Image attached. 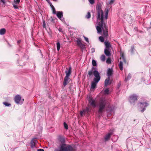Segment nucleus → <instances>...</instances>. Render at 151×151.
<instances>
[{
    "label": "nucleus",
    "instance_id": "nucleus-35",
    "mask_svg": "<svg viewBox=\"0 0 151 151\" xmlns=\"http://www.w3.org/2000/svg\"><path fill=\"white\" fill-rule=\"evenodd\" d=\"M3 104L6 106H9L11 105L10 104H9L6 102H4L3 103Z\"/></svg>",
    "mask_w": 151,
    "mask_h": 151
},
{
    "label": "nucleus",
    "instance_id": "nucleus-28",
    "mask_svg": "<svg viewBox=\"0 0 151 151\" xmlns=\"http://www.w3.org/2000/svg\"><path fill=\"white\" fill-rule=\"evenodd\" d=\"M111 58H108L106 60V62L107 63L110 64L111 63Z\"/></svg>",
    "mask_w": 151,
    "mask_h": 151
},
{
    "label": "nucleus",
    "instance_id": "nucleus-40",
    "mask_svg": "<svg viewBox=\"0 0 151 151\" xmlns=\"http://www.w3.org/2000/svg\"><path fill=\"white\" fill-rule=\"evenodd\" d=\"M109 89L107 88L105 90V92L106 93L108 94L109 93Z\"/></svg>",
    "mask_w": 151,
    "mask_h": 151
},
{
    "label": "nucleus",
    "instance_id": "nucleus-13",
    "mask_svg": "<svg viewBox=\"0 0 151 151\" xmlns=\"http://www.w3.org/2000/svg\"><path fill=\"white\" fill-rule=\"evenodd\" d=\"M76 42H77V45L79 46L80 47L82 48L84 47V45L82 43L80 39H77L76 41Z\"/></svg>",
    "mask_w": 151,
    "mask_h": 151
},
{
    "label": "nucleus",
    "instance_id": "nucleus-48",
    "mask_svg": "<svg viewBox=\"0 0 151 151\" xmlns=\"http://www.w3.org/2000/svg\"><path fill=\"white\" fill-rule=\"evenodd\" d=\"M43 27L44 28H45L46 27L45 24L44 22L43 23Z\"/></svg>",
    "mask_w": 151,
    "mask_h": 151
},
{
    "label": "nucleus",
    "instance_id": "nucleus-43",
    "mask_svg": "<svg viewBox=\"0 0 151 151\" xmlns=\"http://www.w3.org/2000/svg\"><path fill=\"white\" fill-rule=\"evenodd\" d=\"M121 81L119 82L118 83V88L121 85Z\"/></svg>",
    "mask_w": 151,
    "mask_h": 151
},
{
    "label": "nucleus",
    "instance_id": "nucleus-53",
    "mask_svg": "<svg viewBox=\"0 0 151 151\" xmlns=\"http://www.w3.org/2000/svg\"><path fill=\"white\" fill-rule=\"evenodd\" d=\"M46 0V1H49V0Z\"/></svg>",
    "mask_w": 151,
    "mask_h": 151
},
{
    "label": "nucleus",
    "instance_id": "nucleus-12",
    "mask_svg": "<svg viewBox=\"0 0 151 151\" xmlns=\"http://www.w3.org/2000/svg\"><path fill=\"white\" fill-rule=\"evenodd\" d=\"M110 78L108 77L104 81V85L105 87H107L108 85H110L111 82L110 81Z\"/></svg>",
    "mask_w": 151,
    "mask_h": 151
},
{
    "label": "nucleus",
    "instance_id": "nucleus-45",
    "mask_svg": "<svg viewBox=\"0 0 151 151\" xmlns=\"http://www.w3.org/2000/svg\"><path fill=\"white\" fill-rule=\"evenodd\" d=\"M83 113H84V112L83 111H83H81V112H80L81 115V116H82L83 115Z\"/></svg>",
    "mask_w": 151,
    "mask_h": 151
},
{
    "label": "nucleus",
    "instance_id": "nucleus-17",
    "mask_svg": "<svg viewBox=\"0 0 151 151\" xmlns=\"http://www.w3.org/2000/svg\"><path fill=\"white\" fill-rule=\"evenodd\" d=\"M70 78L65 77L63 82V86L64 87H65L66 86L68 83L69 80Z\"/></svg>",
    "mask_w": 151,
    "mask_h": 151
},
{
    "label": "nucleus",
    "instance_id": "nucleus-15",
    "mask_svg": "<svg viewBox=\"0 0 151 151\" xmlns=\"http://www.w3.org/2000/svg\"><path fill=\"white\" fill-rule=\"evenodd\" d=\"M21 99V97L20 96L18 95L16 96L14 98V100L15 102L17 104L19 103Z\"/></svg>",
    "mask_w": 151,
    "mask_h": 151
},
{
    "label": "nucleus",
    "instance_id": "nucleus-21",
    "mask_svg": "<svg viewBox=\"0 0 151 151\" xmlns=\"http://www.w3.org/2000/svg\"><path fill=\"white\" fill-rule=\"evenodd\" d=\"M56 16L59 19H60L63 16V13L62 12L58 11L57 12Z\"/></svg>",
    "mask_w": 151,
    "mask_h": 151
},
{
    "label": "nucleus",
    "instance_id": "nucleus-1",
    "mask_svg": "<svg viewBox=\"0 0 151 151\" xmlns=\"http://www.w3.org/2000/svg\"><path fill=\"white\" fill-rule=\"evenodd\" d=\"M100 21L99 23V26L96 27V29L98 33H100L102 32V29L103 32V35L106 39L108 37V27L106 24L104 22V19H99Z\"/></svg>",
    "mask_w": 151,
    "mask_h": 151
},
{
    "label": "nucleus",
    "instance_id": "nucleus-31",
    "mask_svg": "<svg viewBox=\"0 0 151 151\" xmlns=\"http://www.w3.org/2000/svg\"><path fill=\"white\" fill-rule=\"evenodd\" d=\"M92 64L94 66H96L97 65V63L96 61L94 60H92Z\"/></svg>",
    "mask_w": 151,
    "mask_h": 151
},
{
    "label": "nucleus",
    "instance_id": "nucleus-44",
    "mask_svg": "<svg viewBox=\"0 0 151 151\" xmlns=\"http://www.w3.org/2000/svg\"><path fill=\"white\" fill-rule=\"evenodd\" d=\"M37 150V151H44V150L42 149H38Z\"/></svg>",
    "mask_w": 151,
    "mask_h": 151
},
{
    "label": "nucleus",
    "instance_id": "nucleus-5",
    "mask_svg": "<svg viewBox=\"0 0 151 151\" xmlns=\"http://www.w3.org/2000/svg\"><path fill=\"white\" fill-rule=\"evenodd\" d=\"M58 140L60 143L59 145L58 148L57 149H60L62 145H66L65 143V138L64 136L62 135H59L58 137Z\"/></svg>",
    "mask_w": 151,
    "mask_h": 151
},
{
    "label": "nucleus",
    "instance_id": "nucleus-38",
    "mask_svg": "<svg viewBox=\"0 0 151 151\" xmlns=\"http://www.w3.org/2000/svg\"><path fill=\"white\" fill-rule=\"evenodd\" d=\"M89 2L91 4H93L94 3V0H88Z\"/></svg>",
    "mask_w": 151,
    "mask_h": 151
},
{
    "label": "nucleus",
    "instance_id": "nucleus-4",
    "mask_svg": "<svg viewBox=\"0 0 151 151\" xmlns=\"http://www.w3.org/2000/svg\"><path fill=\"white\" fill-rule=\"evenodd\" d=\"M96 9L98 13L97 19H102H102H104V15L103 11L101 9V5L100 4L96 6Z\"/></svg>",
    "mask_w": 151,
    "mask_h": 151
},
{
    "label": "nucleus",
    "instance_id": "nucleus-34",
    "mask_svg": "<svg viewBox=\"0 0 151 151\" xmlns=\"http://www.w3.org/2000/svg\"><path fill=\"white\" fill-rule=\"evenodd\" d=\"M12 4L13 5V7L15 9H19V7L17 5V4H15L14 2V3H13Z\"/></svg>",
    "mask_w": 151,
    "mask_h": 151
},
{
    "label": "nucleus",
    "instance_id": "nucleus-10",
    "mask_svg": "<svg viewBox=\"0 0 151 151\" xmlns=\"http://www.w3.org/2000/svg\"><path fill=\"white\" fill-rule=\"evenodd\" d=\"M66 70H68L67 68H66ZM71 67L70 66L69 67L68 70H66L65 71V73H66V76L65 77L69 78V76L71 73Z\"/></svg>",
    "mask_w": 151,
    "mask_h": 151
},
{
    "label": "nucleus",
    "instance_id": "nucleus-27",
    "mask_svg": "<svg viewBox=\"0 0 151 151\" xmlns=\"http://www.w3.org/2000/svg\"><path fill=\"white\" fill-rule=\"evenodd\" d=\"M121 57L120 58V59H122L123 61L125 63H126V59L124 58V55L123 54H122V55L121 56Z\"/></svg>",
    "mask_w": 151,
    "mask_h": 151
},
{
    "label": "nucleus",
    "instance_id": "nucleus-29",
    "mask_svg": "<svg viewBox=\"0 0 151 151\" xmlns=\"http://www.w3.org/2000/svg\"><path fill=\"white\" fill-rule=\"evenodd\" d=\"M60 44L59 42H58L57 43V49L58 51L60 50Z\"/></svg>",
    "mask_w": 151,
    "mask_h": 151
},
{
    "label": "nucleus",
    "instance_id": "nucleus-18",
    "mask_svg": "<svg viewBox=\"0 0 151 151\" xmlns=\"http://www.w3.org/2000/svg\"><path fill=\"white\" fill-rule=\"evenodd\" d=\"M111 49H105L104 52L106 55L107 56H110L111 55L110 53Z\"/></svg>",
    "mask_w": 151,
    "mask_h": 151
},
{
    "label": "nucleus",
    "instance_id": "nucleus-2",
    "mask_svg": "<svg viewBox=\"0 0 151 151\" xmlns=\"http://www.w3.org/2000/svg\"><path fill=\"white\" fill-rule=\"evenodd\" d=\"M106 105V101L105 99H101L99 100L97 104V106L99 108L98 113L101 114H102L103 112L105 109Z\"/></svg>",
    "mask_w": 151,
    "mask_h": 151
},
{
    "label": "nucleus",
    "instance_id": "nucleus-3",
    "mask_svg": "<svg viewBox=\"0 0 151 151\" xmlns=\"http://www.w3.org/2000/svg\"><path fill=\"white\" fill-rule=\"evenodd\" d=\"M55 151H75V149L70 145H62L60 149H55Z\"/></svg>",
    "mask_w": 151,
    "mask_h": 151
},
{
    "label": "nucleus",
    "instance_id": "nucleus-50",
    "mask_svg": "<svg viewBox=\"0 0 151 151\" xmlns=\"http://www.w3.org/2000/svg\"><path fill=\"white\" fill-rule=\"evenodd\" d=\"M21 42V40H18L17 42V43L18 44L20 43Z\"/></svg>",
    "mask_w": 151,
    "mask_h": 151
},
{
    "label": "nucleus",
    "instance_id": "nucleus-20",
    "mask_svg": "<svg viewBox=\"0 0 151 151\" xmlns=\"http://www.w3.org/2000/svg\"><path fill=\"white\" fill-rule=\"evenodd\" d=\"M98 82H96L95 81L93 80V81L91 83V88H95Z\"/></svg>",
    "mask_w": 151,
    "mask_h": 151
},
{
    "label": "nucleus",
    "instance_id": "nucleus-37",
    "mask_svg": "<svg viewBox=\"0 0 151 151\" xmlns=\"http://www.w3.org/2000/svg\"><path fill=\"white\" fill-rule=\"evenodd\" d=\"M20 1V0H15L14 1V2L15 4H19Z\"/></svg>",
    "mask_w": 151,
    "mask_h": 151
},
{
    "label": "nucleus",
    "instance_id": "nucleus-8",
    "mask_svg": "<svg viewBox=\"0 0 151 151\" xmlns=\"http://www.w3.org/2000/svg\"><path fill=\"white\" fill-rule=\"evenodd\" d=\"M137 96L135 94H133L130 95L129 97V101L131 103L134 102L136 101L137 99Z\"/></svg>",
    "mask_w": 151,
    "mask_h": 151
},
{
    "label": "nucleus",
    "instance_id": "nucleus-24",
    "mask_svg": "<svg viewBox=\"0 0 151 151\" xmlns=\"http://www.w3.org/2000/svg\"><path fill=\"white\" fill-rule=\"evenodd\" d=\"M123 63L122 61H120L119 62V69L121 70H123Z\"/></svg>",
    "mask_w": 151,
    "mask_h": 151
},
{
    "label": "nucleus",
    "instance_id": "nucleus-23",
    "mask_svg": "<svg viewBox=\"0 0 151 151\" xmlns=\"http://www.w3.org/2000/svg\"><path fill=\"white\" fill-rule=\"evenodd\" d=\"M6 32V30L5 28H2L0 29V35H1L4 34Z\"/></svg>",
    "mask_w": 151,
    "mask_h": 151
},
{
    "label": "nucleus",
    "instance_id": "nucleus-7",
    "mask_svg": "<svg viewBox=\"0 0 151 151\" xmlns=\"http://www.w3.org/2000/svg\"><path fill=\"white\" fill-rule=\"evenodd\" d=\"M139 105L140 106L142 110H141V112H143L145 110V107H147L148 105V104L146 102L140 103L139 104Z\"/></svg>",
    "mask_w": 151,
    "mask_h": 151
},
{
    "label": "nucleus",
    "instance_id": "nucleus-30",
    "mask_svg": "<svg viewBox=\"0 0 151 151\" xmlns=\"http://www.w3.org/2000/svg\"><path fill=\"white\" fill-rule=\"evenodd\" d=\"M91 17V14L89 12L87 13V14L86 16V17L87 19H89Z\"/></svg>",
    "mask_w": 151,
    "mask_h": 151
},
{
    "label": "nucleus",
    "instance_id": "nucleus-6",
    "mask_svg": "<svg viewBox=\"0 0 151 151\" xmlns=\"http://www.w3.org/2000/svg\"><path fill=\"white\" fill-rule=\"evenodd\" d=\"M93 74L95 76L93 80L95 81L96 82H99L101 76L98 71L96 70H94L93 72Z\"/></svg>",
    "mask_w": 151,
    "mask_h": 151
},
{
    "label": "nucleus",
    "instance_id": "nucleus-16",
    "mask_svg": "<svg viewBox=\"0 0 151 151\" xmlns=\"http://www.w3.org/2000/svg\"><path fill=\"white\" fill-rule=\"evenodd\" d=\"M113 70L111 68H109L107 73V75L108 77L110 78V77L113 74Z\"/></svg>",
    "mask_w": 151,
    "mask_h": 151
},
{
    "label": "nucleus",
    "instance_id": "nucleus-32",
    "mask_svg": "<svg viewBox=\"0 0 151 151\" xmlns=\"http://www.w3.org/2000/svg\"><path fill=\"white\" fill-rule=\"evenodd\" d=\"M99 40L101 42H103L104 41V38L102 36L99 37Z\"/></svg>",
    "mask_w": 151,
    "mask_h": 151
},
{
    "label": "nucleus",
    "instance_id": "nucleus-41",
    "mask_svg": "<svg viewBox=\"0 0 151 151\" xmlns=\"http://www.w3.org/2000/svg\"><path fill=\"white\" fill-rule=\"evenodd\" d=\"M84 38L85 39V41L87 42H88V38L85 36H84Z\"/></svg>",
    "mask_w": 151,
    "mask_h": 151
},
{
    "label": "nucleus",
    "instance_id": "nucleus-52",
    "mask_svg": "<svg viewBox=\"0 0 151 151\" xmlns=\"http://www.w3.org/2000/svg\"><path fill=\"white\" fill-rule=\"evenodd\" d=\"M50 6H51V8H52V7H53V6H54L52 4H50Z\"/></svg>",
    "mask_w": 151,
    "mask_h": 151
},
{
    "label": "nucleus",
    "instance_id": "nucleus-33",
    "mask_svg": "<svg viewBox=\"0 0 151 151\" xmlns=\"http://www.w3.org/2000/svg\"><path fill=\"white\" fill-rule=\"evenodd\" d=\"M63 125L65 128L66 129H68V125L65 122L63 123Z\"/></svg>",
    "mask_w": 151,
    "mask_h": 151
},
{
    "label": "nucleus",
    "instance_id": "nucleus-11",
    "mask_svg": "<svg viewBox=\"0 0 151 151\" xmlns=\"http://www.w3.org/2000/svg\"><path fill=\"white\" fill-rule=\"evenodd\" d=\"M37 140L36 138H33L31 140L30 142V146L32 148H34L35 147Z\"/></svg>",
    "mask_w": 151,
    "mask_h": 151
},
{
    "label": "nucleus",
    "instance_id": "nucleus-9",
    "mask_svg": "<svg viewBox=\"0 0 151 151\" xmlns=\"http://www.w3.org/2000/svg\"><path fill=\"white\" fill-rule=\"evenodd\" d=\"M88 101L90 104L92 106L95 108L96 106V104L95 100L89 97L88 98Z\"/></svg>",
    "mask_w": 151,
    "mask_h": 151
},
{
    "label": "nucleus",
    "instance_id": "nucleus-22",
    "mask_svg": "<svg viewBox=\"0 0 151 151\" xmlns=\"http://www.w3.org/2000/svg\"><path fill=\"white\" fill-rule=\"evenodd\" d=\"M90 110V106H88V107H86V109H83V111L84 112V113L85 114L86 113H88Z\"/></svg>",
    "mask_w": 151,
    "mask_h": 151
},
{
    "label": "nucleus",
    "instance_id": "nucleus-19",
    "mask_svg": "<svg viewBox=\"0 0 151 151\" xmlns=\"http://www.w3.org/2000/svg\"><path fill=\"white\" fill-rule=\"evenodd\" d=\"M112 134V133H109L106 134L104 137L105 141H106L109 140Z\"/></svg>",
    "mask_w": 151,
    "mask_h": 151
},
{
    "label": "nucleus",
    "instance_id": "nucleus-54",
    "mask_svg": "<svg viewBox=\"0 0 151 151\" xmlns=\"http://www.w3.org/2000/svg\"><path fill=\"white\" fill-rule=\"evenodd\" d=\"M54 1H56V0H54Z\"/></svg>",
    "mask_w": 151,
    "mask_h": 151
},
{
    "label": "nucleus",
    "instance_id": "nucleus-47",
    "mask_svg": "<svg viewBox=\"0 0 151 151\" xmlns=\"http://www.w3.org/2000/svg\"><path fill=\"white\" fill-rule=\"evenodd\" d=\"M108 12H109V11L108 10H107L106 12V13H105V15H108Z\"/></svg>",
    "mask_w": 151,
    "mask_h": 151
},
{
    "label": "nucleus",
    "instance_id": "nucleus-25",
    "mask_svg": "<svg viewBox=\"0 0 151 151\" xmlns=\"http://www.w3.org/2000/svg\"><path fill=\"white\" fill-rule=\"evenodd\" d=\"M94 68L93 67L92 68L91 70L88 71V75H89V76H91L93 73V69Z\"/></svg>",
    "mask_w": 151,
    "mask_h": 151
},
{
    "label": "nucleus",
    "instance_id": "nucleus-42",
    "mask_svg": "<svg viewBox=\"0 0 151 151\" xmlns=\"http://www.w3.org/2000/svg\"><path fill=\"white\" fill-rule=\"evenodd\" d=\"M114 0H111L109 2V3L110 4H113Z\"/></svg>",
    "mask_w": 151,
    "mask_h": 151
},
{
    "label": "nucleus",
    "instance_id": "nucleus-49",
    "mask_svg": "<svg viewBox=\"0 0 151 151\" xmlns=\"http://www.w3.org/2000/svg\"><path fill=\"white\" fill-rule=\"evenodd\" d=\"M1 2H2L4 4H5V1H4V0H1Z\"/></svg>",
    "mask_w": 151,
    "mask_h": 151
},
{
    "label": "nucleus",
    "instance_id": "nucleus-39",
    "mask_svg": "<svg viewBox=\"0 0 151 151\" xmlns=\"http://www.w3.org/2000/svg\"><path fill=\"white\" fill-rule=\"evenodd\" d=\"M134 47L133 46H132L131 47V52L132 53L133 52H134Z\"/></svg>",
    "mask_w": 151,
    "mask_h": 151
},
{
    "label": "nucleus",
    "instance_id": "nucleus-51",
    "mask_svg": "<svg viewBox=\"0 0 151 151\" xmlns=\"http://www.w3.org/2000/svg\"><path fill=\"white\" fill-rule=\"evenodd\" d=\"M108 15H106L105 16V18L106 19H107L108 17Z\"/></svg>",
    "mask_w": 151,
    "mask_h": 151
},
{
    "label": "nucleus",
    "instance_id": "nucleus-46",
    "mask_svg": "<svg viewBox=\"0 0 151 151\" xmlns=\"http://www.w3.org/2000/svg\"><path fill=\"white\" fill-rule=\"evenodd\" d=\"M95 52V49L94 48H93L91 49V52L92 53L94 52Z\"/></svg>",
    "mask_w": 151,
    "mask_h": 151
},
{
    "label": "nucleus",
    "instance_id": "nucleus-14",
    "mask_svg": "<svg viewBox=\"0 0 151 151\" xmlns=\"http://www.w3.org/2000/svg\"><path fill=\"white\" fill-rule=\"evenodd\" d=\"M104 44L105 46V49H110V48L111 47V45L108 41H105Z\"/></svg>",
    "mask_w": 151,
    "mask_h": 151
},
{
    "label": "nucleus",
    "instance_id": "nucleus-36",
    "mask_svg": "<svg viewBox=\"0 0 151 151\" xmlns=\"http://www.w3.org/2000/svg\"><path fill=\"white\" fill-rule=\"evenodd\" d=\"M52 13L53 14H55L56 13V11L55 9V7L54 6L52 7Z\"/></svg>",
    "mask_w": 151,
    "mask_h": 151
},
{
    "label": "nucleus",
    "instance_id": "nucleus-26",
    "mask_svg": "<svg viewBox=\"0 0 151 151\" xmlns=\"http://www.w3.org/2000/svg\"><path fill=\"white\" fill-rule=\"evenodd\" d=\"M100 58L102 61L104 62L105 60L106 57L104 55H101Z\"/></svg>",
    "mask_w": 151,
    "mask_h": 151
}]
</instances>
